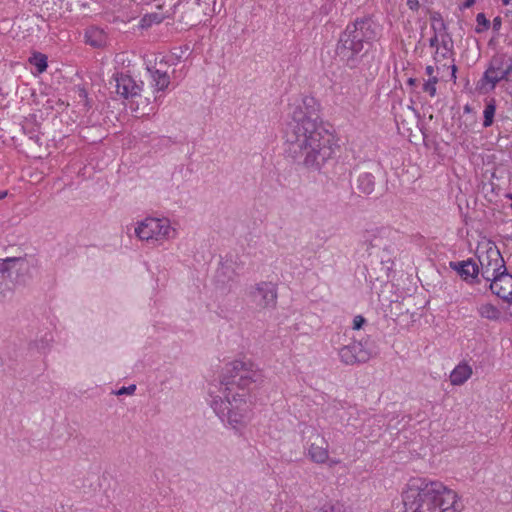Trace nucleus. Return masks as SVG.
Wrapping results in <instances>:
<instances>
[{
	"label": "nucleus",
	"mask_w": 512,
	"mask_h": 512,
	"mask_svg": "<svg viewBox=\"0 0 512 512\" xmlns=\"http://www.w3.org/2000/svg\"><path fill=\"white\" fill-rule=\"evenodd\" d=\"M285 155L309 171L320 172L336 162L339 146L323 125L320 105L305 96L294 106L284 129Z\"/></svg>",
	"instance_id": "obj_1"
},
{
	"label": "nucleus",
	"mask_w": 512,
	"mask_h": 512,
	"mask_svg": "<svg viewBox=\"0 0 512 512\" xmlns=\"http://www.w3.org/2000/svg\"><path fill=\"white\" fill-rule=\"evenodd\" d=\"M263 374L251 361L235 360L228 363L221 377L224 398L216 396L211 407L224 422L237 429L246 423L248 404L245 390L253 383H261Z\"/></svg>",
	"instance_id": "obj_2"
},
{
	"label": "nucleus",
	"mask_w": 512,
	"mask_h": 512,
	"mask_svg": "<svg viewBox=\"0 0 512 512\" xmlns=\"http://www.w3.org/2000/svg\"><path fill=\"white\" fill-rule=\"evenodd\" d=\"M402 501L405 512H461L463 508L455 491L426 478L411 479Z\"/></svg>",
	"instance_id": "obj_3"
},
{
	"label": "nucleus",
	"mask_w": 512,
	"mask_h": 512,
	"mask_svg": "<svg viewBox=\"0 0 512 512\" xmlns=\"http://www.w3.org/2000/svg\"><path fill=\"white\" fill-rule=\"evenodd\" d=\"M379 37V26L371 16L358 17L341 32L335 53L350 69L359 67Z\"/></svg>",
	"instance_id": "obj_4"
},
{
	"label": "nucleus",
	"mask_w": 512,
	"mask_h": 512,
	"mask_svg": "<svg viewBox=\"0 0 512 512\" xmlns=\"http://www.w3.org/2000/svg\"><path fill=\"white\" fill-rule=\"evenodd\" d=\"M350 176L353 192L359 196L381 192L386 183L385 171L380 163L375 161L355 166Z\"/></svg>",
	"instance_id": "obj_5"
},
{
	"label": "nucleus",
	"mask_w": 512,
	"mask_h": 512,
	"mask_svg": "<svg viewBox=\"0 0 512 512\" xmlns=\"http://www.w3.org/2000/svg\"><path fill=\"white\" fill-rule=\"evenodd\" d=\"M482 278L487 282H494L496 287L497 281L511 285L512 275L508 273L505 261L497 247L487 249L485 256L479 257Z\"/></svg>",
	"instance_id": "obj_6"
},
{
	"label": "nucleus",
	"mask_w": 512,
	"mask_h": 512,
	"mask_svg": "<svg viewBox=\"0 0 512 512\" xmlns=\"http://www.w3.org/2000/svg\"><path fill=\"white\" fill-rule=\"evenodd\" d=\"M511 62L512 60L505 54L494 55L477 84L478 88L484 89L487 84H490V90H493L500 81L504 80L508 82L509 76L511 75Z\"/></svg>",
	"instance_id": "obj_7"
},
{
	"label": "nucleus",
	"mask_w": 512,
	"mask_h": 512,
	"mask_svg": "<svg viewBox=\"0 0 512 512\" xmlns=\"http://www.w3.org/2000/svg\"><path fill=\"white\" fill-rule=\"evenodd\" d=\"M25 266L26 260L22 257L0 259V295L2 297L10 296L13 293L19 272Z\"/></svg>",
	"instance_id": "obj_8"
},
{
	"label": "nucleus",
	"mask_w": 512,
	"mask_h": 512,
	"mask_svg": "<svg viewBox=\"0 0 512 512\" xmlns=\"http://www.w3.org/2000/svg\"><path fill=\"white\" fill-rule=\"evenodd\" d=\"M374 353L370 341L361 339L343 346L339 349L338 355L342 363L355 365L368 362Z\"/></svg>",
	"instance_id": "obj_9"
},
{
	"label": "nucleus",
	"mask_w": 512,
	"mask_h": 512,
	"mask_svg": "<svg viewBox=\"0 0 512 512\" xmlns=\"http://www.w3.org/2000/svg\"><path fill=\"white\" fill-rule=\"evenodd\" d=\"M172 229L168 220L146 218L135 229L137 237L141 240H160L170 237Z\"/></svg>",
	"instance_id": "obj_10"
},
{
	"label": "nucleus",
	"mask_w": 512,
	"mask_h": 512,
	"mask_svg": "<svg viewBox=\"0 0 512 512\" xmlns=\"http://www.w3.org/2000/svg\"><path fill=\"white\" fill-rule=\"evenodd\" d=\"M112 79L115 81L116 93L125 99H130L131 109L137 110L140 103L135 99H141L143 82L138 84L132 76L119 72L114 73Z\"/></svg>",
	"instance_id": "obj_11"
},
{
	"label": "nucleus",
	"mask_w": 512,
	"mask_h": 512,
	"mask_svg": "<svg viewBox=\"0 0 512 512\" xmlns=\"http://www.w3.org/2000/svg\"><path fill=\"white\" fill-rule=\"evenodd\" d=\"M252 302L259 308H274L277 303V286L272 282H260L250 292Z\"/></svg>",
	"instance_id": "obj_12"
},
{
	"label": "nucleus",
	"mask_w": 512,
	"mask_h": 512,
	"mask_svg": "<svg viewBox=\"0 0 512 512\" xmlns=\"http://www.w3.org/2000/svg\"><path fill=\"white\" fill-rule=\"evenodd\" d=\"M305 433H309L307 450L310 459L318 464L325 463L329 458L328 442L315 428H309Z\"/></svg>",
	"instance_id": "obj_13"
},
{
	"label": "nucleus",
	"mask_w": 512,
	"mask_h": 512,
	"mask_svg": "<svg viewBox=\"0 0 512 512\" xmlns=\"http://www.w3.org/2000/svg\"><path fill=\"white\" fill-rule=\"evenodd\" d=\"M449 267L456 271L457 274L467 283H479L480 269L474 259L469 258L463 261H451Z\"/></svg>",
	"instance_id": "obj_14"
},
{
	"label": "nucleus",
	"mask_w": 512,
	"mask_h": 512,
	"mask_svg": "<svg viewBox=\"0 0 512 512\" xmlns=\"http://www.w3.org/2000/svg\"><path fill=\"white\" fill-rule=\"evenodd\" d=\"M472 375V368L467 363L458 364L450 374L452 385L460 386L464 384Z\"/></svg>",
	"instance_id": "obj_15"
},
{
	"label": "nucleus",
	"mask_w": 512,
	"mask_h": 512,
	"mask_svg": "<svg viewBox=\"0 0 512 512\" xmlns=\"http://www.w3.org/2000/svg\"><path fill=\"white\" fill-rule=\"evenodd\" d=\"M148 71L150 72L151 77L155 82L157 90L164 91L170 84V78L167 72L152 68H148Z\"/></svg>",
	"instance_id": "obj_16"
},
{
	"label": "nucleus",
	"mask_w": 512,
	"mask_h": 512,
	"mask_svg": "<svg viewBox=\"0 0 512 512\" xmlns=\"http://www.w3.org/2000/svg\"><path fill=\"white\" fill-rule=\"evenodd\" d=\"M495 112H496V101H495V99L491 98L489 101L486 102L485 109L483 112V114H484L483 127L488 128L493 124Z\"/></svg>",
	"instance_id": "obj_17"
},
{
	"label": "nucleus",
	"mask_w": 512,
	"mask_h": 512,
	"mask_svg": "<svg viewBox=\"0 0 512 512\" xmlns=\"http://www.w3.org/2000/svg\"><path fill=\"white\" fill-rule=\"evenodd\" d=\"M29 62L36 68V71L40 74L46 71L48 67L47 56L40 52H34L29 58Z\"/></svg>",
	"instance_id": "obj_18"
},
{
	"label": "nucleus",
	"mask_w": 512,
	"mask_h": 512,
	"mask_svg": "<svg viewBox=\"0 0 512 512\" xmlns=\"http://www.w3.org/2000/svg\"><path fill=\"white\" fill-rule=\"evenodd\" d=\"M337 404L341 407L340 412L337 414V417L340 419V421L345 425H352L353 423L350 422L352 416L356 413V409L354 407L349 406L347 409H345L344 404L341 402H337ZM334 408H336L339 411V408H337L336 405H334Z\"/></svg>",
	"instance_id": "obj_19"
},
{
	"label": "nucleus",
	"mask_w": 512,
	"mask_h": 512,
	"mask_svg": "<svg viewBox=\"0 0 512 512\" xmlns=\"http://www.w3.org/2000/svg\"><path fill=\"white\" fill-rule=\"evenodd\" d=\"M478 313L480 317L485 318L487 320H497L500 315V311L491 304L482 305L478 309Z\"/></svg>",
	"instance_id": "obj_20"
},
{
	"label": "nucleus",
	"mask_w": 512,
	"mask_h": 512,
	"mask_svg": "<svg viewBox=\"0 0 512 512\" xmlns=\"http://www.w3.org/2000/svg\"><path fill=\"white\" fill-rule=\"evenodd\" d=\"M86 42L92 47L99 48L104 44V35L102 31H90L85 34Z\"/></svg>",
	"instance_id": "obj_21"
},
{
	"label": "nucleus",
	"mask_w": 512,
	"mask_h": 512,
	"mask_svg": "<svg viewBox=\"0 0 512 512\" xmlns=\"http://www.w3.org/2000/svg\"><path fill=\"white\" fill-rule=\"evenodd\" d=\"M430 20L432 22V29L434 32L437 31H446L447 25L445 24L442 15L439 12H431L430 13Z\"/></svg>",
	"instance_id": "obj_22"
},
{
	"label": "nucleus",
	"mask_w": 512,
	"mask_h": 512,
	"mask_svg": "<svg viewBox=\"0 0 512 512\" xmlns=\"http://www.w3.org/2000/svg\"><path fill=\"white\" fill-rule=\"evenodd\" d=\"M477 26L475 32L480 34L487 31L490 28L491 22L487 19L484 13H478L476 16Z\"/></svg>",
	"instance_id": "obj_23"
},
{
	"label": "nucleus",
	"mask_w": 512,
	"mask_h": 512,
	"mask_svg": "<svg viewBox=\"0 0 512 512\" xmlns=\"http://www.w3.org/2000/svg\"><path fill=\"white\" fill-rule=\"evenodd\" d=\"M162 20H163V17L158 13L146 14L140 21L141 27L148 28L154 23L155 24L161 23Z\"/></svg>",
	"instance_id": "obj_24"
},
{
	"label": "nucleus",
	"mask_w": 512,
	"mask_h": 512,
	"mask_svg": "<svg viewBox=\"0 0 512 512\" xmlns=\"http://www.w3.org/2000/svg\"><path fill=\"white\" fill-rule=\"evenodd\" d=\"M437 82L438 78L436 76H433L423 85V90L427 92L431 97H434L436 94Z\"/></svg>",
	"instance_id": "obj_25"
},
{
	"label": "nucleus",
	"mask_w": 512,
	"mask_h": 512,
	"mask_svg": "<svg viewBox=\"0 0 512 512\" xmlns=\"http://www.w3.org/2000/svg\"><path fill=\"white\" fill-rule=\"evenodd\" d=\"M335 506L328 501H325L321 506H316L312 512H334Z\"/></svg>",
	"instance_id": "obj_26"
},
{
	"label": "nucleus",
	"mask_w": 512,
	"mask_h": 512,
	"mask_svg": "<svg viewBox=\"0 0 512 512\" xmlns=\"http://www.w3.org/2000/svg\"><path fill=\"white\" fill-rule=\"evenodd\" d=\"M446 37L448 39H442V43H441V46L443 47V49L447 52V53H453V40L451 38V36L446 33Z\"/></svg>",
	"instance_id": "obj_27"
},
{
	"label": "nucleus",
	"mask_w": 512,
	"mask_h": 512,
	"mask_svg": "<svg viewBox=\"0 0 512 512\" xmlns=\"http://www.w3.org/2000/svg\"><path fill=\"white\" fill-rule=\"evenodd\" d=\"M136 390V385L135 384H132V385H129L127 387H122L120 388L119 390H117L115 392L116 395H124V394H128V395H131L135 392Z\"/></svg>",
	"instance_id": "obj_28"
},
{
	"label": "nucleus",
	"mask_w": 512,
	"mask_h": 512,
	"mask_svg": "<svg viewBox=\"0 0 512 512\" xmlns=\"http://www.w3.org/2000/svg\"><path fill=\"white\" fill-rule=\"evenodd\" d=\"M502 26V19L501 17L497 16L492 21V29L494 31H499Z\"/></svg>",
	"instance_id": "obj_29"
},
{
	"label": "nucleus",
	"mask_w": 512,
	"mask_h": 512,
	"mask_svg": "<svg viewBox=\"0 0 512 512\" xmlns=\"http://www.w3.org/2000/svg\"><path fill=\"white\" fill-rule=\"evenodd\" d=\"M407 5L413 11H417L419 9V7H420V4H419L418 0H407Z\"/></svg>",
	"instance_id": "obj_30"
},
{
	"label": "nucleus",
	"mask_w": 512,
	"mask_h": 512,
	"mask_svg": "<svg viewBox=\"0 0 512 512\" xmlns=\"http://www.w3.org/2000/svg\"><path fill=\"white\" fill-rule=\"evenodd\" d=\"M438 42V36L435 33L434 36L430 38L429 45L430 47H436L438 49Z\"/></svg>",
	"instance_id": "obj_31"
},
{
	"label": "nucleus",
	"mask_w": 512,
	"mask_h": 512,
	"mask_svg": "<svg viewBox=\"0 0 512 512\" xmlns=\"http://www.w3.org/2000/svg\"><path fill=\"white\" fill-rule=\"evenodd\" d=\"M476 0H465L464 3L461 5V9H467L470 8L472 5H474Z\"/></svg>",
	"instance_id": "obj_32"
},
{
	"label": "nucleus",
	"mask_w": 512,
	"mask_h": 512,
	"mask_svg": "<svg viewBox=\"0 0 512 512\" xmlns=\"http://www.w3.org/2000/svg\"><path fill=\"white\" fill-rule=\"evenodd\" d=\"M367 322H353V330H360Z\"/></svg>",
	"instance_id": "obj_33"
},
{
	"label": "nucleus",
	"mask_w": 512,
	"mask_h": 512,
	"mask_svg": "<svg viewBox=\"0 0 512 512\" xmlns=\"http://www.w3.org/2000/svg\"><path fill=\"white\" fill-rule=\"evenodd\" d=\"M407 110H408V112H410L414 116L419 117V114L417 113V111L412 106H408Z\"/></svg>",
	"instance_id": "obj_34"
},
{
	"label": "nucleus",
	"mask_w": 512,
	"mask_h": 512,
	"mask_svg": "<svg viewBox=\"0 0 512 512\" xmlns=\"http://www.w3.org/2000/svg\"><path fill=\"white\" fill-rule=\"evenodd\" d=\"M425 71H426V74L431 76L433 74V72H434V68H433V66L429 65V66L426 67Z\"/></svg>",
	"instance_id": "obj_35"
},
{
	"label": "nucleus",
	"mask_w": 512,
	"mask_h": 512,
	"mask_svg": "<svg viewBox=\"0 0 512 512\" xmlns=\"http://www.w3.org/2000/svg\"><path fill=\"white\" fill-rule=\"evenodd\" d=\"M416 83H417V79H415V78H409L407 80V84L410 86H414V85H416Z\"/></svg>",
	"instance_id": "obj_36"
},
{
	"label": "nucleus",
	"mask_w": 512,
	"mask_h": 512,
	"mask_svg": "<svg viewBox=\"0 0 512 512\" xmlns=\"http://www.w3.org/2000/svg\"><path fill=\"white\" fill-rule=\"evenodd\" d=\"M451 70H452V78L456 79L457 67L455 65H452Z\"/></svg>",
	"instance_id": "obj_37"
},
{
	"label": "nucleus",
	"mask_w": 512,
	"mask_h": 512,
	"mask_svg": "<svg viewBox=\"0 0 512 512\" xmlns=\"http://www.w3.org/2000/svg\"><path fill=\"white\" fill-rule=\"evenodd\" d=\"M464 113H471L472 112V107L469 105V104H466L464 106Z\"/></svg>",
	"instance_id": "obj_38"
},
{
	"label": "nucleus",
	"mask_w": 512,
	"mask_h": 512,
	"mask_svg": "<svg viewBox=\"0 0 512 512\" xmlns=\"http://www.w3.org/2000/svg\"><path fill=\"white\" fill-rule=\"evenodd\" d=\"M8 195V191H1L0 192V200L4 199Z\"/></svg>",
	"instance_id": "obj_39"
},
{
	"label": "nucleus",
	"mask_w": 512,
	"mask_h": 512,
	"mask_svg": "<svg viewBox=\"0 0 512 512\" xmlns=\"http://www.w3.org/2000/svg\"><path fill=\"white\" fill-rule=\"evenodd\" d=\"M353 320H366L362 315H357Z\"/></svg>",
	"instance_id": "obj_40"
},
{
	"label": "nucleus",
	"mask_w": 512,
	"mask_h": 512,
	"mask_svg": "<svg viewBox=\"0 0 512 512\" xmlns=\"http://www.w3.org/2000/svg\"><path fill=\"white\" fill-rule=\"evenodd\" d=\"M80 96H84V97L87 96V93H86V91L84 89L80 90Z\"/></svg>",
	"instance_id": "obj_41"
},
{
	"label": "nucleus",
	"mask_w": 512,
	"mask_h": 512,
	"mask_svg": "<svg viewBox=\"0 0 512 512\" xmlns=\"http://www.w3.org/2000/svg\"><path fill=\"white\" fill-rule=\"evenodd\" d=\"M510 70H511V75L509 76L508 82L512 81V62H511V65H510Z\"/></svg>",
	"instance_id": "obj_42"
},
{
	"label": "nucleus",
	"mask_w": 512,
	"mask_h": 512,
	"mask_svg": "<svg viewBox=\"0 0 512 512\" xmlns=\"http://www.w3.org/2000/svg\"><path fill=\"white\" fill-rule=\"evenodd\" d=\"M506 197L512 200V193L507 194ZM510 207L512 209V202H511Z\"/></svg>",
	"instance_id": "obj_43"
},
{
	"label": "nucleus",
	"mask_w": 512,
	"mask_h": 512,
	"mask_svg": "<svg viewBox=\"0 0 512 512\" xmlns=\"http://www.w3.org/2000/svg\"><path fill=\"white\" fill-rule=\"evenodd\" d=\"M396 123L399 124L398 115L395 116Z\"/></svg>",
	"instance_id": "obj_44"
}]
</instances>
